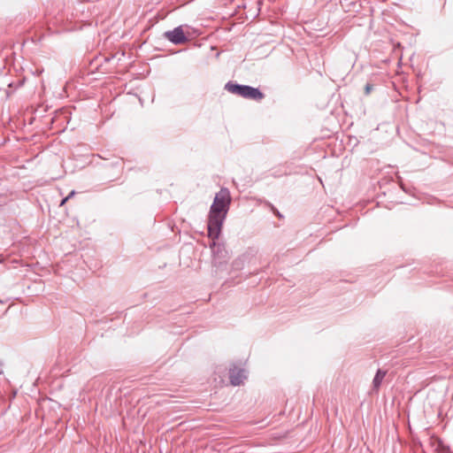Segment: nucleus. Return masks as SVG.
Masks as SVG:
<instances>
[{
	"mask_svg": "<svg viewBox=\"0 0 453 453\" xmlns=\"http://www.w3.org/2000/svg\"><path fill=\"white\" fill-rule=\"evenodd\" d=\"M214 198H216V199L230 198L229 190L227 188H221L220 191L215 195Z\"/></svg>",
	"mask_w": 453,
	"mask_h": 453,
	"instance_id": "obj_8",
	"label": "nucleus"
},
{
	"mask_svg": "<svg viewBox=\"0 0 453 453\" xmlns=\"http://www.w3.org/2000/svg\"><path fill=\"white\" fill-rule=\"evenodd\" d=\"M273 210L274 211V212L276 213V215L279 217V218H282V215L280 213L279 211L275 210L274 208H273Z\"/></svg>",
	"mask_w": 453,
	"mask_h": 453,
	"instance_id": "obj_11",
	"label": "nucleus"
},
{
	"mask_svg": "<svg viewBox=\"0 0 453 453\" xmlns=\"http://www.w3.org/2000/svg\"><path fill=\"white\" fill-rule=\"evenodd\" d=\"M247 379V372L244 368L234 365L229 369V380L233 386L241 385Z\"/></svg>",
	"mask_w": 453,
	"mask_h": 453,
	"instance_id": "obj_3",
	"label": "nucleus"
},
{
	"mask_svg": "<svg viewBox=\"0 0 453 453\" xmlns=\"http://www.w3.org/2000/svg\"><path fill=\"white\" fill-rule=\"evenodd\" d=\"M212 241L213 242H212L211 250H212L214 258L215 259H217V258L223 259L224 261H226L227 258V251L226 250L224 245L220 244V243H216L215 240H212Z\"/></svg>",
	"mask_w": 453,
	"mask_h": 453,
	"instance_id": "obj_5",
	"label": "nucleus"
},
{
	"mask_svg": "<svg viewBox=\"0 0 453 453\" xmlns=\"http://www.w3.org/2000/svg\"><path fill=\"white\" fill-rule=\"evenodd\" d=\"M395 205V203L392 200H383L381 202H378L376 204V206L379 208L385 207L388 210L393 209Z\"/></svg>",
	"mask_w": 453,
	"mask_h": 453,
	"instance_id": "obj_7",
	"label": "nucleus"
},
{
	"mask_svg": "<svg viewBox=\"0 0 453 453\" xmlns=\"http://www.w3.org/2000/svg\"><path fill=\"white\" fill-rule=\"evenodd\" d=\"M68 200H60L59 206H63Z\"/></svg>",
	"mask_w": 453,
	"mask_h": 453,
	"instance_id": "obj_12",
	"label": "nucleus"
},
{
	"mask_svg": "<svg viewBox=\"0 0 453 453\" xmlns=\"http://www.w3.org/2000/svg\"><path fill=\"white\" fill-rule=\"evenodd\" d=\"M165 37L174 44H182L188 41L181 27H177L172 31H166Z\"/></svg>",
	"mask_w": 453,
	"mask_h": 453,
	"instance_id": "obj_4",
	"label": "nucleus"
},
{
	"mask_svg": "<svg viewBox=\"0 0 453 453\" xmlns=\"http://www.w3.org/2000/svg\"><path fill=\"white\" fill-rule=\"evenodd\" d=\"M225 88L227 91L241 96L244 98L254 100H261L264 98L263 93L258 88L248 85H239L227 82Z\"/></svg>",
	"mask_w": 453,
	"mask_h": 453,
	"instance_id": "obj_2",
	"label": "nucleus"
},
{
	"mask_svg": "<svg viewBox=\"0 0 453 453\" xmlns=\"http://www.w3.org/2000/svg\"><path fill=\"white\" fill-rule=\"evenodd\" d=\"M0 303H4V301H3V300H0Z\"/></svg>",
	"mask_w": 453,
	"mask_h": 453,
	"instance_id": "obj_13",
	"label": "nucleus"
},
{
	"mask_svg": "<svg viewBox=\"0 0 453 453\" xmlns=\"http://www.w3.org/2000/svg\"><path fill=\"white\" fill-rule=\"evenodd\" d=\"M372 89V86L370 83H367L365 87V95H369Z\"/></svg>",
	"mask_w": 453,
	"mask_h": 453,
	"instance_id": "obj_9",
	"label": "nucleus"
},
{
	"mask_svg": "<svg viewBox=\"0 0 453 453\" xmlns=\"http://www.w3.org/2000/svg\"><path fill=\"white\" fill-rule=\"evenodd\" d=\"M74 195V191L72 190L65 198L69 199L72 198V196Z\"/></svg>",
	"mask_w": 453,
	"mask_h": 453,
	"instance_id": "obj_10",
	"label": "nucleus"
},
{
	"mask_svg": "<svg viewBox=\"0 0 453 453\" xmlns=\"http://www.w3.org/2000/svg\"><path fill=\"white\" fill-rule=\"evenodd\" d=\"M232 200H213L208 215V235L211 240L219 238Z\"/></svg>",
	"mask_w": 453,
	"mask_h": 453,
	"instance_id": "obj_1",
	"label": "nucleus"
},
{
	"mask_svg": "<svg viewBox=\"0 0 453 453\" xmlns=\"http://www.w3.org/2000/svg\"><path fill=\"white\" fill-rule=\"evenodd\" d=\"M385 376H386V372H384L380 369H379L377 371V372L372 380L373 389H375V390L379 389Z\"/></svg>",
	"mask_w": 453,
	"mask_h": 453,
	"instance_id": "obj_6",
	"label": "nucleus"
}]
</instances>
